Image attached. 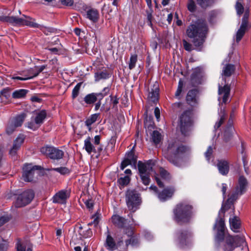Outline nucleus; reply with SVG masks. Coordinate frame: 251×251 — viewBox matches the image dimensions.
I'll use <instances>...</instances> for the list:
<instances>
[{"label": "nucleus", "instance_id": "bb28decb", "mask_svg": "<svg viewBox=\"0 0 251 251\" xmlns=\"http://www.w3.org/2000/svg\"><path fill=\"white\" fill-rule=\"evenodd\" d=\"M249 25H246L241 24L240 28L237 30L236 34V41L237 43L242 39L246 31L249 28Z\"/></svg>", "mask_w": 251, "mask_h": 251}, {"label": "nucleus", "instance_id": "a878e982", "mask_svg": "<svg viewBox=\"0 0 251 251\" xmlns=\"http://www.w3.org/2000/svg\"><path fill=\"white\" fill-rule=\"evenodd\" d=\"M229 224L231 229L234 232H238L240 226L239 218L237 216H233L229 219Z\"/></svg>", "mask_w": 251, "mask_h": 251}, {"label": "nucleus", "instance_id": "5701e85b", "mask_svg": "<svg viewBox=\"0 0 251 251\" xmlns=\"http://www.w3.org/2000/svg\"><path fill=\"white\" fill-rule=\"evenodd\" d=\"M217 167L220 173L222 175H226L229 172V163L226 160L223 159L219 160Z\"/></svg>", "mask_w": 251, "mask_h": 251}, {"label": "nucleus", "instance_id": "a19ab883", "mask_svg": "<svg viewBox=\"0 0 251 251\" xmlns=\"http://www.w3.org/2000/svg\"><path fill=\"white\" fill-rule=\"evenodd\" d=\"M234 133V129L231 126L228 127L224 132V138L226 141H227L232 136Z\"/></svg>", "mask_w": 251, "mask_h": 251}, {"label": "nucleus", "instance_id": "bf43d9fd", "mask_svg": "<svg viewBox=\"0 0 251 251\" xmlns=\"http://www.w3.org/2000/svg\"><path fill=\"white\" fill-rule=\"evenodd\" d=\"M61 3L62 5L71 6L74 4V0H60Z\"/></svg>", "mask_w": 251, "mask_h": 251}, {"label": "nucleus", "instance_id": "f3484780", "mask_svg": "<svg viewBox=\"0 0 251 251\" xmlns=\"http://www.w3.org/2000/svg\"><path fill=\"white\" fill-rule=\"evenodd\" d=\"M137 157L135 155L133 151L126 153L125 159L121 165V169L124 170L126 166L131 165L133 168H136Z\"/></svg>", "mask_w": 251, "mask_h": 251}, {"label": "nucleus", "instance_id": "864d4df0", "mask_svg": "<svg viewBox=\"0 0 251 251\" xmlns=\"http://www.w3.org/2000/svg\"><path fill=\"white\" fill-rule=\"evenodd\" d=\"M213 152V149L211 146H209L207 151L205 152V156L208 161H209L211 156Z\"/></svg>", "mask_w": 251, "mask_h": 251}, {"label": "nucleus", "instance_id": "0eeeda50", "mask_svg": "<svg viewBox=\"0 0 251 251\" xmlns=\"http://www.w3.org/2000/svg\"><path fill=\"white\" fill-rule=\"evenodd\" d=\"M126 200L128 209L132 212L139 208L141 203L139 194L135 190H128L126 192Z\"/></svg>", "mask_w": 251, "mask_h": 251}, {"label": "nucleus", "instance_id": "5fc2aeb1", "mask_svg": "<svg viewBox=\"0 0 251 251\" xmlns=\"http://www.w3.org/2000/svg\"><path fill=\"white\" fill-rule=\"evenodd\" d=\"M160 174L161 177L163 179L169 178V174L163 168L160 169Z\"/></svg>", "mask_w": 251, "mask_h": 251}, {"label": "nucleus", "instance_id": "473e14b6", "mask_svg": "<svg viewBox=\"0 0 251 251\" xmlns=\"http://www.w3.org/2000/svg\"><path fill=\"white\" fill-rule=\"evenodd\" d=\"M99 116V114H94L92 115L89 118H88L85 123V125L87 126L89 130L91 129V125L94 123L97 120Z\"/></svg>", "mask_w": 251, "mask_h": 251}, {"label": "nucleus", "instance_id": "603ef678", "mask_svg": "<svg viewBox=\"0 0 251 251\" xmlns=\"http://www.w3.org/2000/svg\"><path fill=\"white\" fill-rule=\"evenodd\" d=\"M80 231H79V234L81 236V237H82V238H89V237H91V236L92 235V232L90 229H87L85 231V233L83 234L81 233V231L82 230V228L81 227H80Z\"/></svg>", "mask_w": 251, "mask_h": 251}, {"label": "nucleus", "instance_id": "3c124183", "mask_svg": "<svg viewBox=\"0 0 251 251\" xmlns=\"http://www.w3.org/2000/svg\"><path fill=\"white\" fill-rule=\"evenodd\" d=\"M100 214L98 212H97L95 215L92 216V219H93V221L90 223L89 225H94L95 226H97L98 224L99 219H100Z\"/></svg>", "mask_w": 251, "mask_h": 251}, {"label": "nucleus", "instance_id": "412c9836", "mask_svg": "<svg viewBox=\"0 0 251 251\" xmlns=\"http://www.w3.org/2000/svg\"><path fill=\"white\" fill-rule=\"evenodd\" d=\"M69 197L68 193L66 191L61 190L56 193L53 197L54 203H63Z\"/></svg>", "mask_w": 251, "mask_h": 251}, {"label": "nucleus", "instance_id": "4be33fe9", "mask_svg": "<svg viewBox=\"0 0 251 251\" xmlns=\"http://www.w3.org/2000/svg\"><path fill=\"white\" fill-rule=\"evenodd\" d=\"M230 92L229 86L227 85H225L222 87L220 84H219L218 94L219 96H221L223 99V102L226 103L228 100Z\"/></svg>", "mask_w": 251, "mask_h": 251}, {"label": "nucleus", "instance_id": "e433bc0d", "mask_svg": "<svg viewBox=\"0 0 251 251\" xmlns=\"http://www.w3.org/2000/svg\"><path fill=\"white\" fill-rule=\"evenodd\" d=\"M85 102L87 104H92L97 101L95 96V93H92L87 95L84 99Z\"/></svg>", "mask_w": 251, "mask_h": 251}, {"label": "nucleus", "instance_id": "ddd939ff", "mask_svg": "<svg viewBox=\"0 0 251 251\" xmlns=\"http://www.w3.org/2000/svg\"><path fill=\"white\" fill-rule=\"evenodd\" d=\"M191 234L188 230H179L176 234V240L180 247L186 246L190 241Z\"/></svg>", "mask_w": 251, "mask_h": 251}, {"label": "nucleus", "instance_id": "338daca9", "mask_svg": "<svg viewBox=\"0 0 251 251\" xmlns=\"http://www.w3.org/2000/svg\"><path fill=\"white\" fill-rule=\"evenodd\" d=\"M95 96L97 100L98 99L99 100V101H100L103 99V98L105 96V95H103L102 93L101 92L95 93Z\"/></svg>", "mask_w": 251, "mask_h": 251}, {"label": "nucleus", "instance_id": "09e8293b", "mask_svg": "<svg viewBox=\"0 0 251 251\" xmlns=\"http://www.w3.org/2000/svg\"><path fill=\"white\" fill-rule=\"evenodd\" d=\"M187 6L188 10L190 12H193L196 9V4L193 0H188Z\"/></svg>", "mask_w": 251, "mask_h": 251}, {"label": "nucleus", "instance_id": "dca6fc26", "mask_svg": "<svg viewBox=\"0 0 251 251\" xmlns=\"http://www.w3.org/2000/svg\"><path fill=\"white\" fill-rule=\"evenodd\" d=\"M214 228L217 229V232L215 236V241L217 243L222 242L225 236V223L224 220L219 218L217 220L214 225Z\"/></svg>", "mask_w": 251, "mask_h": 251}, {"label": "nucleus", "instance_id": "774afa93", "mask_svg": "<svg viewBox=\"0 0 251 251\" xmlns=\"http://www.w3.org/2000/svg\"><path fill=\"white\" fill-rule=\"evenodd\" d=\"M110 90V87L107 86L103 89L101 93L103 94V95L106 96L109 93Z\"/></svg>", "mask_w": 251, "mask_h": 251}, {"label": "nucleus", "instance_id": "4c0bfd02", "mask_svg": "<svg viewBox=\"0 0 251 251\" xmlns=\"http://www.w3.org/2000/svg\"><path fill=\"white\" fill-rule=\"evenodd\" d=\"M109 77V74L106 72L97 73L95 74V80L98 81L102 79H106Z\"/></svg>", "mask_w": 251, "mask_h": 251}, {"label": "nucleus", "instance_id": "4d7b16f0", "mask_svg": "<svg viewBox=\"0 0 251 251\" xmlns=\"http://www.w3.org/2000/svg\"><path fill=\"white\" fill-rule=\"evenodd\" d=\"M249 11H247L245 12L244 16L242 18V24L249 25L248 23V18H249Z\"/></svg>", "mask_w": 251, "mask_h": 251}, {"label": "nucleus", "instance_id": "6e6d98bb", "mask_svg": "<svg viewBox=\"0 0 251 251\" xmlns=\"http://www.w3.org/2000/svg\"><path fill=\"white\" fill-rule=\"evenodd\" d=\"M40 126H39L38 124H37L35 121H34V122H31L28 123V125H27L28 128L31 129L33 130H36L37 129H38Z\"/></svg>", "mask_w": 251, "mask_h": 251}, {"label": "nucleus", "instance_id": "9d476101", "mask_svg": "<svg viewBox=\"0 0 251 251\" xmlns=\"http://www.w3.org/2000/svg\"><path fill=\"white\" fill-rule=\"evenodd\" d=\"M25 118V114H22L16 117L10 119L7 125L6 128V132L8 134H12L16 128L21 126Z\"/></svg>", "mask_w": 251, "mask_h": 251}, {"label": "nucleus", "instance_id": "1a4fd4ad", "mask_svg": "<svg viewBox=\"0 0 251 251\" xmlns=\"http://www.w3.org/2000/svg\"><path fill=\"white\" fill-rule=\"evenodd\" d=\"M191 114L189 111L184 112L179 118V127L182 134L186 135L191 130L192 125Z\"/></svg>", "mask_w": 251, "mask_h": 251}, {"label": "nucleus", "instance_id": "7c9ffc66", "mask_svg": "<svg viewBox=\"0 0 251 251\" xmlns=\"http://www.w3.org/2000/svg\"><path fill=\"white\" fill-rule=\"evenodd\" d=\"M27 92V90L23 89L17 90L12 93V96L14 99H22L26 96Z\"/></svg>", "mask_w": 251, "mask_h": 251}, {"label": "nucleus", "instance_id": "f257e3e1", "mask_svg": "<svg viewBox=\"0 0 251 251\" xmlns=\"http://www.w3.org/2000/svg\"><path fill=\"white\" fill-rule=\"evenodd\" d=\"M208 32V26L205 22L199 20L191 24L186 30L187 36L193 38V43L196 47L201 46Z\"/></svg>", "mask_w": 251, "mask_h": 251}, {"label": "nucleus", "instance_id": "423d86ee", "mask_svg": "<svg viewBox=\"0 0 251 251\" xmlns=\"http://www.w3.org/2000/svg\"><path fill=\"white\" fill-rule=\"evenodd\" d=\"M132 224L129 225L127 224V220L123 217L119 215H114L112 217V222L116 226L124 229V232L128 236H131L133 234V229L131 225H138L135 220L132 218Z\"/></svg>", "mask_w": 251, "mask_h": 251}, {"label": "nucleus", "instance_id": "6e6552de", "mask_svg": "<svg viewBox=\"0 0 251 251\" xmlns=\"http://www.w3.org/2000/svg\"><path fill=\"white\" fill-rule=\"evenodd\" d=\"M151 162L150 161L147 163H143L141 161H139L138 163L140 176L143 183L145 185H149L150 181V174L152 171V168Z\"/></svg>", "mask_w": 251, "mask_h": 251}, {"label": "nucleus", "instance_id": "c756f323", "mask_svg": "<svg viewBox=\"0 0 251 251\" xmlns=\"http://www.w3.org/2000/svg\"><path fill=\"white\" fill-rule=\"evenodd\" d=\"M10 97V89L5 88L0 91V99L1 102L6 103Z\"/></svg>", "mask_w": 251, "mask_h": 251}, {"label": "nucleus", "instance_id": "72a5a7b5", "mask_svg": "<svg viewBox=\"0 0 251 251\" xmlns=\"http://www.w3.org/2000/svg\"><path fill=\"white\" fill-rule=\"evenodd\" d=\"M196 91L194 90H190L186 96V100L190 104L194 103L196 101Z\"/></svg>", "mask_w": 251, "mask_h": 251}, {"label": "nucleus", "instance_id": "6ab92c4d", "mask_svg": "<svg viewBox=\"0 0 251 251\" xmlns=\"http://www.w3.org/2000/svg\"><path fill=\"white\" fill-rule=\"evenodd\" d=\"M85 17L93 23H96L98 21L100 17L99 11L93 8H89L86 9Z\"/></svg>", "mask_w": 251, "mask_h": 251}, {"label": "nucleus", "instance_id": "58836bf2", "mask_svg": "<svg viewBox=\"0 0 251 251\" xmlns=\"http://www.w3.org/2000/svg\"><path fill=\"white\" fill-rule=\"evenodd\" d=\"M137 61V55L136 54H132L130 57L128 67L130 70L133 69L136 65Z\"/></svg>", "mask_w": 251, "mask_h": 251}, {"label": "nucleus", "instance_id": "37998d69", "mask_svg": "<svg viewBox=\"0 0 251 251\" xmlns=\"http://www.w3.org/2000/svg\"><path fill=\"white\" fill-rule=\"evenodd\" d=\"M81 84L82 83L79 82L74 88L72 91V97L73 99L75 98L78 95Z\"/></svg>", "mask_w": 251, "mask_h": 251}, {"label": "nucleus", "instance_id": "aec40b11", "mask_svg": "<svg viewBox=\"0 0 251 251\" xmlns=\"http://www.w3.org/2000/svg\"><path fill=\"white\" fill-rule=\"evenodd\" d=\"M25 137L24 135L20 134L14 140L12 149L10 151L11 155H15L17 151L20 149L22 144L24 143Z\"/></svg>", "mask_w": 251, "mask_h": 251}, {"label": "nucleus", "instance_id": "a18cd8bd", "mask_svg": "<svg viewBox=\"0 0 251 251\" xmlns=\"http://www.w3.org/2000/svg\"><path fill=\"white\" fill-rule=\"evenodd\" d=\"M8 248V242L6 240L1 239V241H0V251H7Z\"/></svg>", "mask_w": 251, "mask_h": 251}, {"label": "nucleus", "instance_id": "cd10ccee", "mask_svg": "<svg viewBox=\"0 0 251 251\" xmlns=\"http://www.w3.org/2000/svg\"><path fill=\"white\" fill-rule=\"evenodd\" d=\"M83 148L89 154H91L92 152L97 153V150L92 144L91 142V138L90 137H88L84 140V145Z\"/></svg>", "mask_w": 251, "mask_h": 251}, {"label": "nucleus", "instance_id": "69168bd1", "mask_svg": "<svg viewBox=\"0 0 251 251\" xmlns=\"http://www.w3.org/2000/svg\"><path fill=\"white\" fill-rule=\"evenodd\" d=\"M154 115L157 121H159L160 118V110L158 107H155L154 109Z\"/></svg>", "mask_w": 251, "mask_h": 251}, {"label": "nucleus", "instance_id": "4468645a", "mask_svg": "<svg viewBox=\"0 0 251 251\" xmlns=\"http://www.w3.org/2000/svg\"><path fill=\"white\" fill-rule=\"evenodd\" d=\"M150 189L153 190L155 193L157 194L158 199L162 201H165L171 198L175 192L174 188L171 187L165 189L161 192L158 193L157 192V188L154 185H151L150 187Z\"/></svg>", "mask_w": 251, "mask_h": 251}, {"label": "nucleus", "instance_id": "20e7f679", "mask_svg": "<svg viewBox=\"0 0 251 251\" xmlns=\"http://www.w3.org/2000/svg\"><path fill=\"white\" fill-rule=\"evenodd\" d=\"M188 149L183 146H178L176 142H172L169 144L167 148V153L165 157L172 163L176 166H180L178 158L180 157L183 153L188 151Z\"/></svg>", "mask_w": 251, "mask_h": 251}, {"label": "nucleus", "instance_id": "13d9d810", "mask_svg": "<svg viewBox=\"0 0 251 251\" xmlns=\"http://www.w3.org/2000/svg\"><path fill=\"white\" fill-rule=\"evenodd\" d=\"M183 45L184 48L186 50L190 51L192 50V46L191 44L188 43L186 40L183 41Z\"/></svg>", "mask_w": 251, "mask_h": 251}, {"label": "nucleus", "instance_id": "9b49d317", "mask_svg": "<svg viewBox=\"0 0 251 251\" xmlns=\"http://www.w3.org/2000/svg\"><path fill=\"white\" fill-rule=\"evenodd\" d=\"M34 197L33 191L28 190L23 192L19 195L15 202V206L17 207L24 206L29 203Z\"/></svg>", "mask_w": 251, "mask_h": 251}, {"label": "nucleus", "instance_id": "0e129e2a", "mask_svg": "<svg viewBox=\"0 0 251 251\" xmlns=\"http://www.w3.org/2000/svg\"><path fill=\"white\" fill-rule=\"evenodd\" d=\"M17 251H25V248L18 242L17 244Z\"/></svg>", "mask_w": 251, "mask_h": 251}, {"label": "nucleus", "instance_id": "49530a36", "mask_svg": "<svg viewBox=\"0 0 251 251\" xmlns=\"http://www.w3.org/2000/svg\"><path fill=\"white\" fill-rule=\"evenodd\" d=\"M130 180V177L129 176H126L124 177H121L118 179V182L119 183L122 185H125L128 184Z\"/></svg>", "mask_w": 251, "mask_h": 251}, {"label": "nucleus", "instance_id": "79ce46f5", "mask_svg": "<svg viewBox=\"0 0 251 251\" xmlns=\"http://www.w3.org/2000/svg\"><path fill=\"white\" fill-rule=\"evenodd\" d=\"M51 170L55 171L61 175H66L70 173L69 170L65 167H61L59 168H52L50 169Z\"/></svg>", "mask_w": 251, "mask_h": 251}, {"label": "nucleus", "instance_id": "8fccbe9b", "mask_svg": "<svg viewBox=\"0 0 251 251\" xmlns=\"http://www.w3.org/2000/svg\"><path fill=\"white\" fill-rule=\"evenodd\" d=\"M46 68L45 65H42L39 67L35 66L33 68V69L32 70L33 71H35V73L34 74V76H37L40 73L43 71Z\"/></svg>", "mask_w": 251, "mask_h": 251}, {"label": "nucleus", "instance_id": "f03ea898", "mask_svg": "<svg viewBox=\"0 0 251 251\" xmlns=\"http://www.w3.org/2000/svg\"><path fill=\"white\" fill-rule=\"evenodd\" d=\"M0 21L8 23L13 25H27L33 28H38L42 30L45 34H48L47 31L50 32V29H47L43 25L35 23V20L29 16L23 15L21 18H18L15 16H0Z\"/></svg>", "mask_w": 251, "mask_h": 251}, {"label": "nucleus", "instance_id": "680f3d73", "mask_svg": "<svg viewBox=\"0 0 251 251\" xmlns=\"http://www.w3.org/2000/svg\"><path fill=\"white\" fill-rule=\"evenodd\" d=\"M110 98H111V103L113 104V106H115L118 103L119 99L118 98H117V97H112L111 96H110Z\"/></svg>", "mask_w": 251, "mask_h": 251}, {"label": "nucleus", "instance_id": "b1692460", "mask_svg": "<svg viewBox=\"0 0 251 251\" xmlns=\"http://www.w3.org/2000/svg\"><path fill=\"white\" fill-rule=\"evenodd\" d=\"M159 94V88L158 84L155 82L153 85V88L151 89L149 93L148 99L152 102H155L157 100Z\"/></svg>", "mask_w": 251, "mask_h": 251}, {"label": "nucleus", "instance_id": "393cba45", "mask_svg": "<svg viewBox=\"0 0 251 251\" xmlns=\"http://www.w3.org/2000/svg\"><path fill=\"white\" fill-rule=\"evenodd\" d=\"M105 247L109 250L114 251L117 249L116 243L114 239L109 234L108 230L105 243Z\"/></svg>", "mask_w": 251, "mask_h": 251}, {"label": "nucleus", "instance_id": "052dcab7", "mask_svg": "<svg viewBox=\"0 0 251 251\" xmlns=\"http://www.w3.org/2000/svg\"><path fill=\"white\" fill-rule=\"evenodd\" d=\"M86 207L89 209H92L94 206V203L92 200H88L85 201Z\"/></svg>", "mask_w": 251, "mask_h": 251}, {"label": "nucleus", "instance_id": "c03bdc74", "mask_svg": "<svg viewBox=\"0 0 251 251\" xmlns=\"http://www.w3.org/2000/svg\"><path fill=\"white\" fill-rule=\"evenodd\" d=\"M235 9L237 12V14L239 16H240L243 13L244 7L242 4L238 1L236 2Z\"/></svg>", "mask_w": 251, "mask_h": 251}, {"label": "nucleus", "instance_id": "de8ad7c7", "mask_svg": "<svg viewBox=\"0 0 251 251\" xmlns=\"http://www.w3.org/2000/svg\"><path fill=\"white\" fill-rule=\"evenodd\" d=\"M182 87L183 83L182 81L180 80L178 83L177 89L175 93V97L178 99H180V96L182 91Z\"/></svg>", "mask_w": 251, "mask_h": 251}, {"label": "nucleus", "instance_id": "a211bd4d", "mask_svg": "<svg viewBox=\"0 0 251 251\" xmlns=\"http://www.w3.org/2000/svg\"><path fill=\"white\" fill-rule=\"evenodd\" d=\"M205 78L203 69L201 67L195 68L191 76V80L194 85L202 83Z\"/></svg>", "mask_w": 251, "mask_h": 251}, {"label": "nucleus", "instance_id": "39448f33", "mask_svg": "<svg viewBox=\"0 0 251 251\" xmlns=\"http://www.w3.org/2000/svg\"><path fill=\"white\" fill-rule=\"evenodd\" d=\"M192 206L186 203L177 204L174 209L175 220L179 224L188 222L191 217Z\"/></svg>", "mask_w": 251, "mask_h": 251}, {"label": "nucleus", "instance_id": "7ed1b4c3", "mask_svg": "<svg viewBox=\"0 0 251 251\" xmlns=\"http://www.w3.org/2000/svg\"><path fill=\"white\" fill-rule=\"evenodd\" d=\"M248 184V181L244 176H240L239 177L238 185L235 191L229 195L228 199L225 204L223 205L219 214L220 212L225 213V211L233 207L234 201L237 199L239 196L242 195L246 191Z\"/></svg>", "mask_w": 251, "mask_h": 251}, {"label": "nucleus", "instance_id": "2eb2a0df", "mask_svg": "<svg viewBox=\"0 0 251 251\" xmlns=\"http://www.w3.org/2000/svg\"><path fill=\"white\" fill-rule=\"evenodd\" d=\"M38 166L25 164L23 167V177L25 181L29 182L33 180L34 172L38 170Z\"/></svg>", "mask_w": 251, "mask_h": 251}, {"label": "nucleus", "instance_id": "c9c22d12", "mask_svg": "<svg viewBox=\"0 0 251 251\" xmlns=\"http://www.w3.org/2000/svg\"><path fill=\"white\" fill-rule=\"evenodd\" d=\"M162 138L161 134L158 131L154 130L151 134V140L154 144H158Z\"/></svg>", "mask_w": 251, "mask_h": 251}, {"label": "nucleus", "instance_id": "f704fd0d", "mask_svg": "<svg viewBox=\"0 0 251 251\" xmlns=\"http://www.w3.org/2000/svg\"><path fill=\"white\" fill-rule=\"evenodd\" d=\"M46 117V112L44 110H42L38 112L35 118L34 121L37 124L40 126Z\"/></svg>", "mask_w": 251, "mask_h": 251}, {"label": "nucleus", "instance_id": "e2e57ef3", "mask_svg": "<svg viewBox=\"0 0 251 251\" xmlns=\"http://www.w3.org/2000/svg\"><path fill=\"white\" fill-rule=\"evenodd\" d=\"M224 119H225V118H224V116H221L220 121L216 123L215 126H214L215 128H218L221 126L222 123H223Z\"/></svg>", "mask_w": 251, "mask_h": 251}, {"label": "nucleus", "instance_id": "2f4dec72", "mask_svg": "<svg viewBox=\"0 0 251 251\" xmlns=\"http://www.w3.org/2000/svg\"><path fill=\"white\" fill-rule=\"evenodd\" d=\"M235 70L233 65L227 64L223 69L222 75L226 76H229Z\"/></svg>", "mask_w": 251, "mask_h": 251}, {"label": "nucleus", "instance_id": "f8f14e48", "mask_svg": "<svg viewBox=\"0 0 251 251\" xmlns=\"http://www.w3.org/2000/svg\"><path fill=\"white\" fill-rule=\"evenodd\" d=\"M41 152L52 159L58 160L64 156V152L62 150L52 147H42Z\"/></svg>", "mask_w": 251, "mask_h": 251}, {"label": "nucleus", "instance_id": "ea45409f", "mask_svg": "<svg viewBox=\"0 0 251 251\" xmlns=\"http://www.w3.org/2000/svg\"><path fill=\"white\" fill-rule=\"evenodd\" d=\"M197 2L201 7L206 8L211 5L214 2V0H197Z\"/></svg>", "mask_w": 251, "mask_h": 251}, {"label": "nucleus", "instance_id": "c85d7f7f", "mask_svg": "<svg viewBox=\"0 0 251 251\" xmlns=\"http://www.w3.org/2000/svg\"><path fill=\"white\" fill-rule=\"evenodd\" d=\"M234 239L231 236H228L226 237V243L225 246V251H233L235 247L234 246Z\"/></svg>", "mask_w": 251, "mask_h": 251}]
</instances>
